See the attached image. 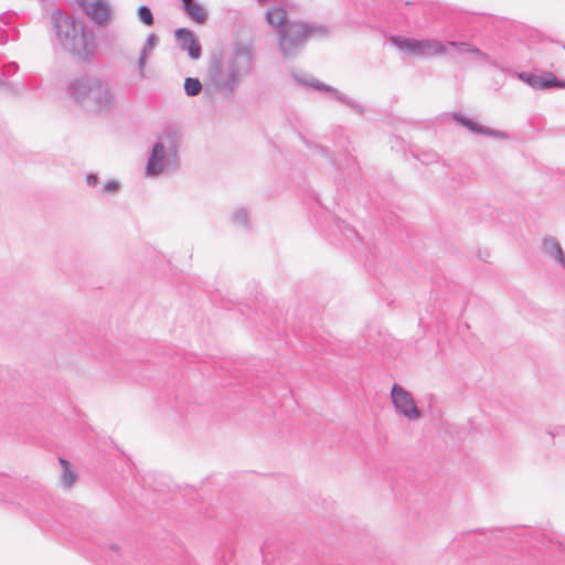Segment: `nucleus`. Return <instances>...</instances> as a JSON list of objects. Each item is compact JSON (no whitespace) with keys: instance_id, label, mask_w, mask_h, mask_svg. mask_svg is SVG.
I'll use <instances>...</instances> for the list:
<instances>
[{"instance_id":"obj_1","label":"nucleus","mask_w":565,"mask_h":565,"mask_svg":"<svg viewBox=\"0 0 565 565\" xmlns=\"http://www.w3.org/2000/svg\"><path fill=\"white\" fill-rule=\"evenodd\" d=\"M254 65V53L249 45L238 43L218 58H213L207 72L205 93L231 96L247 77Z\"/></svg>"},{"instance_id":"obj_2","label":"nucleus","mask_w":565,"mask_h":565,"mask_svg":"<svg viewBox=\"0 0 565 565\" xmlns=\"http://www.w3.org/2000/svg\"><path fill=\"white\" fill-rule=\"evenodd\" d=\"M67 98L76 106L94 114L117 107L118 95L113 84L99 76L83 75L67 83Z\"/></svg>"},{"instance_id":"obj_3","label":"nucleus","mask_w":565,"mask_h":565,"mask_svg":"<svg viewBox=\"0 0 565 565\" xmlns=\"http://www.w3.org/2000/svg\"><path fill=\"white\" fill-rule=\"evenodd\" d=\"M51 21L63 49L79 60H88L97 49L94 33L86 23L72 14L54 11Z\"/></svg>"},{"instance_id":"obj_4","label":"nucleus","mask_w":565,"mask_h":565,"mask_svg":"<svg viewBox=\"0 0 565 565\" xmlns=\"http://www.w3.org/2000/svg\"><path fill=\"white\" fill-rule=\"evenodd\" d=\"M181 135L177 129H166L153 143L145 168V175L160 178L174 172L180 166Z\"/></svg>"},{"instance_id":"obj_5","label":"nucleus","mask_w":565,"mask_h":565,"mask_svg":"<svg viewBox=\"0 0 565 565\" xmlns=\"http://www.w3.org/2000/svg\"><path fill=\"white\" fill-rule=\"evenodd\" d=\"M315 28L302 21H292L281 29L278 36V50L285 60L295 58L303 50Z\"/></svg>"},{"instance_id":"obj_6","label":"nucleus","mask_w":565,"mask_h":565,"mask_svg":"<svg viewBox=\"0 0 565 565\" xmlns=\"http://www.w3.org/2000/svg\"><path fill=\"white\" fill-rule=\"evenodd\" d=\"M390 42L406 55L431 58L447 53V46L435 39L417 40L413 38L392 35Z\"/></svg>"},{"instance_id":"obj_7","label":"nucleus","mask_w":565,"mask_h":565,"mask_svg":"<svg viewBox=\"0 0 565 565\" xmlns=\"http://www.w3.org/2000/svg\"><path fill=\"white\" fill-rule=\"evenodd\" d=\"M390 401L396 416L408 423H417L424 418V411L419 407L411 391L398 383L390 390Z\"/></svg>"},{"instance_id":"obj_8","label":"nucleus","mask_w":565,"mask_h":565,"mask_svg":"<svg viewBox=\"0 0 565 565\" xmlns=\"http://www.w3.org/2000/svg\"><path fill=\"white\" fill-rule=\"evenodd\" d=\"M87 18L99 26H106L113 21L114 11L109 0H77Z\"/></svg>"},{"instance_id":"obj_9","label":"nucleus","mask_w":565,"mask_h":565,"mask_svg":"<svg viewBox=\"0 0 565 565\" xmlns=\"http://www.w3.org/2000/svg\"><path fill=\"white\" fill-rule=\"evenodd\" d=\"M292 77L295 78V81L303 86H307V87H310L312 89H316V90H320V92H324V93H330L332 94V96L349 105V106H352V102L347 97L344 96L343 94H341L339 90H337L335 88L320 82L319 79L312 77L311 75L302 72V71H292Z\"/></svg>"},{"instance_id":"obj_10","label":"nucleus","mask_w":565,"mask_h":565,"mask_svg":"<svg viewBox=\"0 0 565 565\" xmlns=\"http://www.w3.org/2000/svg\"><path fill=\"white\" fill-rule=\"evenodd\" d=\"M175 40L182 51L188 52L192 60H199L202 55V47L198 36L189 29H178Z\"/></svg>"},{"instance_id":"obj_11","label":"nucleus","mask_w":565,"mask_h":565,"mask_svg":"<svg viewBox=\"0 0 565 565\" xmlns=\"http://www.w3.org/2000/svg\"><path fill=\"white\" fill-rule=\"evenodd\" d=\"M454 118L457 122H459L461 126L466 127L468 130H470L473 134L489 136V137H493V138H497L500 140L509 139V135L507 132H504L502 130H498V129L488 128V127L482 126L481 124H479L470 118H467L462 115L456 114L454 116Z\"/></svg>"},{"instance_id":"obj_12","label":"nucleus","mask_w":565,"mask_h":565,"mask_svg":"<svg viewBox=\"0 0 565 565\" xmlns=\"http://www.w3.org/2000/svg\"><path fill=\"white\" fill-rule=\"evenodd\" d=\"M158 36L154 33H151L147 36L146 42L140 50L138 61H137V70L140 78L146 77V66L149 57L152 55L154 47L158 44Z\"/></svg>"},{"instance_id":"obj_13","label":"nucleus","mask_w":565,"mask_h":565,"mask_svg":"<svg viewBox=\"0 0 565 565\" xmlns=\"http://www.w3.org/2000/svg\"><path fill=\"white\" fill-rule=\"evenodd\" d=\"M267 23L276 30L277 33L287 26L290 21L287 20L286 10L280 6H274L266 11Z\"/></svg>"},{"instance_id":"obj_14","label":"nucleus","mask_w":565,"mask_h":565,"mask_svg":"<svg viewBox=\"0 0 565 565\" xmlns=\"http://www.w3.org/2000/svg\"><path fill=\"white\" fill-rule=\"evenodd\" d=\"M61 473L58 484L63 489H71L77 481V473L73 466L64 458H58Z\"/></svg>"},{"instance_id":"obj_15","label":"nucleus","mask_w":565,"mask_h":565,"mask_svg":"<svg viewBox=\"0 0 565 565\" xmlns=\"http://www.w3.org/2000/svg\"><path fill=\"white\" fill-rule=\"evenodd\" d=\"M183 9L185 13L196 23L204 24L207 20V12L205 8L194 0L184 3Z\"/></svg>"},{"instance_id":"obj_16","label":"nucleus","mask_w":565,"mask_h":565,"mask_svg":"<svg viewBox=\"0 0 565 565\" xmlns=\"http://www.w3.org/2000/svg\"><path fill=\"white\" fill-rule=\"evenodd\" d=\"M552 86L565 87V83L557 82L553 74H547L545 76L532 77V87L533 88H547Z\"/></svg>"},{"instance_id":"obj_17","label":"nucleus","mask_w":565,"mask_h":565,"mask_svg":"<svg viewBox=\"0 0 565 565\" xmlns=\"http://www.w3.org/2000/svg\"><path fill=\"white\" fill-rule=\"evenodd\" d=\"M184 90L190 97L198 96L202 90V84L198 78L188 77L184 81Z\"/></svg>"},{"instance_id":"obj_18","label":"nucleus","mask_w":565,"mask_h":565,"mask_svg":"<svg viewBox=\"0 0 565 565\" xmlns=\"http://www.w3.org/2000/svg\"><path fill=\"white\" fill-rule=\"evenodd\" d=\"M449 45L451 47H455L456 50L460 52H469L476 54L480 58H486V54H483L479 49L465 43V42H449Z\"/></svg>"},{"instance_id":"obj_19","label":"nucleus","mask_w":565,"mask_h":565,"mask_svg":"<svg viewBox=\"0 0 565 565\" xmlns=\"http://www.w3.org/2000/svg\"><path fill=\"white\" fill-rule=\"evenodd\" d=\"M248 212L246 209L239 207L233 213V222L235 225L241 227H247L248 225Z\"/></svg>"},{"instance_id":"obj_20","label":"nucleus","mask_w":565,"mask_h":565,"mask_svg":"<svg viewBox=\"0 0 565 565\" xmlns=\"http://www.w3.org/2000/svg\"><path fill=\"white\" fill-rule=\"evenodd\" d=\"M138 19L146 25L150 26L153 24V15L151 10L147 6H140L137 10Z\"/></svg>"},{"instance_id":"obj_21","label":"nucleus","mask_w":565,"mask_h":565,"mask_svg":"<svg viewBox=\"0 0 565 565\" xmlns=\"http://www.w3.org/2000/svg\"><path fill=\"white\" fill-rule=\"evenodd\" d=\"M544 245H545L546 249L551 250L552 253L555 252L557 259L559 262H563V252H562L559 245L557 244V242H555L553 239H547V241H545Z\"/></svg>"},{"instance_id":"obj_22","label":"nucleus","mask_w":565,"mask_h":565,"mask_svg":"<svg viewBox=\"0 0 565 565\" xmlns=\"http://www.w3.org/2000/svg\"><path fill=\"white\" fill-rule=\"evenodd\" d=\"M120 183L117 180H109L104 184L103 193L115 194L119 191Z\"/></svg>"},{"instance_id":"obj_23","label":"nucleus","mask_w":565,"mask_h":565,"mask_svg":"<svg viewBox=\"0 0 565 565\" xmlns=\"http://www.w3.org/2000/svg\"><path fill=\"white\" fill-rule=\"evenodd\" d=\"M86 182L90 186H95L98 183V178L95 174H88L86 178Z\"/></svg>"},{"instance_id":"obj_24","label":"nucleus","mask_w":565,"mask_h":565,"mask_svg":"<svg viewBox=\"0 0 565 565\" xmlns=\"http://www.w3.org/2000/svg\"><path fill=\"white\" fill-rule=\"evenodd\" d=\"M520 78L524 81L525 83L530 84V74L522 73L520 74Z\"/></svg>"},{"instance_id":"obj_25","label":"nucleus","mask_w":565,"mask_h":565,"mask_svg":"<svg viewBox=\"0 0 565 565\" xmlns=\"http://www.w3.org/2000/svg\"><path fill=\"white\" fill-rule=\"evenodd\" d=\"M182 1H183V4L190 2V0H182Z\"/></svg>"}]
</instances>
